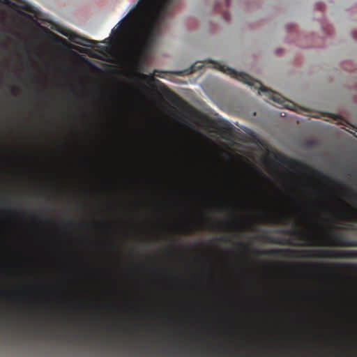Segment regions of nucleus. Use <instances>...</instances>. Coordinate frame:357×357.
Returning a JSON list of instances; mask_svg holds the SVG:
<instances>
[{"instance_id":"obj_21","label":"nucleus","mask_w":357,"mask_h":357,"mask_svg":"<svg viewBox=\"0 0 357 357\" xmlns=\"http://www.w3.org/2000/svg\"><path fill=\"white\" fill-rule=\"evenodd\" d=\"M319 204L323 206V202H320Z\"/></svg>"},{"instance_id":"obj_14","label":"nucleus","mask_w":357,"mask_h":357,"mask_svg":"<svg viewBox=\"0 0 357 357\" xmlns=\"http://www.w3.org/2000/svg\"><path fill=\"white\" fill-rule=\"evenodd\" d=\"M154 75L157 77H163L161 75H160V72L158 71V70H155L154 72Z\"/></svg>"},{"instance_id":"obj_13","label":"nucleus","mask_w":357,"mask_h":357,"mask_svg":"<svg viewBox=\"0 0 357 357\" xmlns=\"http://www.w3.org/2000/svg\"><path fill=\"white\" fill-rule=\"evenodd\" d=\"M216 241H227V239L225 237H219V238H215Z\"/></svg>"},{"instance_id":"obj_9","label":"nucleus","mask_w":357,"mask_h":357,"mask_svg":"<svg viewBox=\"0 0 357 357\" xmlns=\"http://www.w3.org/2000/svg\"><path fill=\"white\" fill-rule=\"evenodd\" d=\"M277 219L280 222L289 223V213L286 211H283L277 215Z\"/></svg>"},{"instance_id":"obj_6","label":"nucleus","mask_w":357,"mask_h":357,"mask_svg":"<svg viewBox=\"0 0 357 357\" xmlns=\"http://www.w3.org/2000/svg\"><path fill=\"white\" fill-rule=\"evenodd\" d=\"M56 31L65 36L68 37L73 43L82 46L93 47L94 45L97 44V41L91 39H87L79 35L73 33L69 30L57 29Z\"/></svg>"},{"instance_id":"obj_5","label":"nucleus","mask_w":357,"mask_h":357,"mask_svg":"<svg viewBox=\"0 0 357 357\" xmlns=\"http://www.w3.org/2000/svg\"><path fill=\"white\" fill-rule=\"evenodd\" d=\"M275 159L283 165H287L292 168H296L303 170H310L314 176L322 178L326 181H331V178L328 176L324 174L321 171L312 169L305 162L288 158L281 153H275Z\"/></svg>"},{"instance_id":"obj_1","label":"nucleus","mask_w":357,"mask_h":357,"mask_svg":"<svg viewBox=\"0 0 357 357\" xmlns=\"http://www.w3.org/2000/svg\"><path fill=\"white\" fill-rule=\"evenodd\" d=\"M175 0H139L120 22L121 28L130 29L128 55L135 64L144 59L152 49L160 24Z\"/></svg>"},{"instance_id":"obj_11","label":"nucleus","mask_w":357,"mask_h":357,"mask_svg":"<svg viewBox=\"0 0 357 357\" xmlns=\"http://www.w3.org/2000/svg\"><path fill=\"white\" fill-rule=\"evenodd\" d=\"M51 34H52V36H54V37L55 38V40H56V41L62 42V43H66V40H65L64 38H61V37H60V36H57V35H56V34H54V33H52V32H51Z\"/></svg>"},{"instance_id":"obj_19","label":"nucleus","mask_w":357,"mask_h":357,"mask_svg":"<svg viewBox=\"0 0 357 357\" xmlns=\"http://www.w3.org/2000/svg\"><path fill=\"white\" fill-rule=\"evenodd\" d=\"M155 82H157V83H161V82H160L159 80H158V79H156V80H155Z\"/></svg>"},{"instance_id":"obj_16","label":"nucleus","mask_w":357,"mask_h":357,"mask_svg":"<svg viewBox=\"0 0 357 357\" xmlns=\"http://www.w3.org/2000/svg\"><path fill=\"white\" fill-rule=\"evenodd\" d=\"M5 3H7V4L10 3V1H8V0H5Z\"/></svg>"},{"instance_id":"obj_18","label":"nucleus","mask_w":357,"mask_h":357,"mask_svg":"<svg viewBox=\"0 0 357 357\" xmlns=\"http://www.w3.org/2000/svg\"><path fill=\"white\" fill-rule=\"evenodd\" d=\"M221 225H222V223H218V224L217 225V227H218V228H219V227L221 226Z\"/></svg>"},{"instance_id":"obj_15","label":"nucleus","mask_w":357,"mask_h":357,"mask_svg":"<svg viewBox=\"0 0 357 357\" xmlns=\"http://www.w3.org/2000/svg\"><path fill=\"white\" fill-rule=\"evenodd\" d=\"M240 245L244 246L245 248H248L249 247L248 244L245 243H241Z\"/></svg>"},{"instance_id":"obj_17","label":"nucleus","mask_w":357,"mask_h":357,"mask_svg":"<svg viewBox=\"0 0 357 357\" xmlns=\"http://www.w3.org/2000/svg\"><path fill=\"white\" fill-rule=\"evenodd\" d=\"M223 223H225L226 225H229V222L228 221H225Z\"/></svg>"},{"instance_id":"obj_20","label":"nucleus","mask_w":357,"mask_h":357,"mask_svg":"<svg viewBox=\"0 0 357 357\" xmlns=\"http://www.w3.org/2000/svg\"><path fill=\"white\" fill-rule=\"evenodd\" d=\"M224 17H225V20H228L227 17L226 15H225Z\"/></svg>"},{"instance_id":"obj_7","label":"nucleus","mask_w":357,"mask_h":357,"mask_svg":"<svg viewBox=\"0 0 357 357\" xmlns=\"http://www.w3.org/2000/svg\"><path fill=\"white\" fill-rule=\"evenodd\" d=\"M167 97L172 101L173 104L176 106H181L185 105V102L176 93L167 89Z\"/></svg>"},{"instance_id":"obj_12","label":"nucleus","mask_w":357,"mask_h":357,"mask_svg":"<svg viewBox=\"0 0 357 357\" xmlns=\"http://www.w3.org/2000/svg\"><path fill=\"white\" fill-rule=\"evenodd\" d=\"M75 49L77 50H78L79 52H82V53L86 52V50L82 47H75Z\"/></svg>"},{"instance_id":"obj_4","label":"nucleus","mask_w":357,"mask_h":357,"mask_svg":"<svg viewBox=\"0 0 357 357\" xmlns=\"http://www.w3.org/2000/svg\"><path fill=\"white\" fill-rule=\"evenodd\" d=\"M214 64L215 68H218L224 73L229 75L231 77H234L237 80L242 82L243 83H245L252 87H254L256 89H259V93H260L261 92L264 93L266 96H267L270 99L273 100L274 102H277L282 107L292 110L294 109V102L285 98L281 94L271 90L266 86H264L261 82L252 78L249 75L242 72H238L234 69L228 67L225 65H221L217 63H215Z\"/></svg>"},{"instance_id":"obj_8","label":"nucleus","mask_w":357,"mask_h":357,"mask_svg":"<svg viewBox=\"0 0 357 357\" xmlns=\"http://www.w3.org/2000/svg\"><path fill=\"white\" fill-rule=\"evenodd\" d=\"M202 67V65H201V64H199L198 63H195L189 68L186 69L183 72H181H181H178V73H176V74L179 75H181L183 74L190 75V74L197 71V70L201 69Z\"/></svg>"},{"instance_id":"obj_2","label":"nucleus","mask_w":357,"mask_h":357,"mask_svg":"<svg viewBox=\"0 0 357 357\" xmlns=\"http://www.w3.org/2000/svg\"><path fill=\"white\" fill-rule=\"evenodd\" d=\"M310 225L313 226V229L305 231L297 227L291 229L282 230L284 234L294 236L295 238H280L271 236L267 234H263L262 238L266 241L279 245H288L295 247H322L333 246L337 245L339 241V237L331 230H329L326 234H321L318 229L320 225L318 222L317 214H313L310 218H307Z\"/></svg>"},{"instance_id":"obj_10","label":"nucleus","mask_w":357,"mask_h":357,"mask_svg":"<svg viewBox=\"0 0 357 357\" xmlns=\"http://www.w3.org/2000/svg\"><path fill=\"white\" fill-rule=\"evenodd\" d=\"M23 9H24L25 10L28 11V12H30V13H35V10L33 9V7L28 3H25V5L22 7Z\"/></svg>"},{"instance_id":"obj_3","label":"nucleus","mask_w":357,"mask_h":357,"mask_svg":"<svg viewBox=\"0 0 357 357\" xmlns=\"http://www.w3.org/2000/svg\"><path fill=\"white\" fill-rule=\"evenodd\" d=\"M258 255H280L284 257H302V258H328V259H347L356 257L355 252L351 250H291L289 249H270L264 250H255Z\"/></svg>"}]
</instances>
